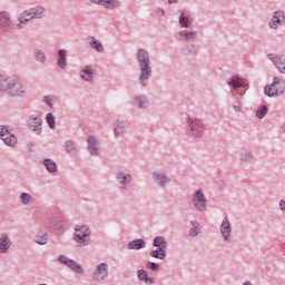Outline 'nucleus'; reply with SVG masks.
I'll list each match as a JSON object with an SVG mask.
<instances>
[{
  "instance_id": "obj_28",
  "label": "nucleus",
  "mask_w": 285,
  "mask_h": 285,
  "mask_svg": "<svg viewBox=\"0 0 285 285\" xmlns=\"http://www.w3.org/2000/svg\"><path fill=\"white\" fill-rule=\"evenodd\" d=\"M81 79L85 81H91L92 80V71L89 69H83L81 72Z\"/></svg>"
},
{
  "instance_id": "obj_35",
  "label": "nucleus",
  "mask_w": 285,
  "mask_h": 285,
  "mask_svg": "<svg viewBox=\"0 0 285 285\" xmlns=\"http://www.w3.org/2000/svg\"><path fill=\"white\" fill-rule=\"evenodd\" d=\"M198 234H199V228L197 227H194L189 230L190 237H197Z\"/></svg>"
},
{
  "instance_id": "obj_39",
  "label": "nucleus",
  "mask_w": 285,
  "mask_h": 285,
  "mask_svg": "<svg viewBox=\"0 0 285 285\" xmlns=\"http://www.w3.org/2000/svg\"><path fill=\"white\" fill-rule=\"evenodd\" d=\"M141 101H142L144 104H146V98L141 97V98L138 99V107H139V108H144V104H141Z\"/></svg>"
},
{
  "instance_id": "obj_22",
  "label": "nucleus",
  "mask_w": 285,
  "mask_h": 285,
  "mask_svg": "<svg viewBox=\"0 0 285 285\" xmlns=\"http://www.w3.org/2000/svg\"><path fill=\"white\" fill-rule=\"evenodd\" d=\"M154 246H155L156 248L166 249V246H167V244H166V238H164V237H161V236L156 237V238L154 239Z\"/></svg>"
},
{
  "instance_id": "obj_9",
  "label": "nucleus",
  "mask_w": 285,
  "mask_h": 285,
  "mask_svg": "<svg viewBox=\"0 0 285 285\" xmlns=\"http://www.w3.org/2000/svg\"><path fill=\"white\" fill-rule=\"evenodd\" d=\"M194 204L198 210H204L206 208V196L202 190L196 191V196L194 197Z\"/></svg>"
},
{
  "instance_id": "obj_19",
  "label": "nucleus",
  "mask_w": 285,
  "mask_h": 285,
  "mask_svg": "<svg viewBox=\"0 0 285 285\" xmlns=\"http://www.w3.org/2000/svg\"><path fill=\"white\" fill-rule=\"evenodd\" d=\"M10 248V239H8L7 235H2L0 237V253H6Z\"/></svg>"
},
{
  "instance_id": "obj_1",
  "label": "nucleus",
  "mask_w": 285,
  "mask_h": 285,
  "mask_svg": "<svg viewBox=\"0 0 285 285\" xmlns=\"http://www.w3.org/2000/svg\"><path fill=\"white\" fill-rule=\"evenodd\" d=\"M0 90H8L11 97H23L26 95V86L21 80L12 79L0 76Z\"/></svg>"
},
{
  "instance_id": "obj_17",
  "label": "nucleus",
  "mask_w": 285,
  "mask_h": 285,
  "mask_svg": "<svg viewBox=\"0 0 285 285\" xmlns=\"http://www.w3.org/2000/svg\"><path fill=\"white\" fill-rule=\"evenodd\" d=\"M138 278L141 282H145V284H147V285L155 284V279L148 277V273L144 269L138 271Z\"/></svg>"
},
{
  "instance_id": "obj_16",
  "label": "nucleus",
  "mask_w": 285,
  "mask_h": 285,
  "mask_svg": "<svg viewBox=\"0 0 285 285\" xmlns=\"http://www.w3.org/2000/svg\"><path fill=\"white\" fill-rule=\"evenodd\" d=\"M88 145H89V153L91 154V155H97V150H99V144L97 142V138H95V137H89V139H88Z\"/></svg>"
},
{
  "instance_id": "obj_24",
  "label": "nucleus",
  "mask_w": 285,
  "mask_h": 285,
  "mask_svg": "<svg viewBox=\"0 0 285 285\" xmlns=\"http://www.w3.org/2000/svg\"><path fill=\"white\" fill-rule=\"evenodd\" d=\"M102 6L112 10L119 6V2L117 0H102Z\"/></svg>"
},
{
  "instance_id": "obj_10",
  "label": "nucleus",
  "mask_w": 285,
  "mask_h": 285,
  "mask_svg": "<svg viewBox=\"0 0 285 285\" xmlns=\"http://www.w3.org/2000/svg\"><path fill=\"white\" fill-rule=\"evenodd\" d=\"M108 275V265L106 264H100L97 269L94 273V278L97 282H100V279H104Z\"/></svg>"
},
{
  "instance_id": "obj_40",
  "label": "nucleus",
  "mask_w": 285,
  "mask_h": 285,
  "mask_svg": "<svg viewBox=\"0 0 285 285\" xmlns=\"http://www.w3.org/2000/svg\"><path fill=\"white\" fill-rule=\"evenodd\" d=\"M118 179H120V181H122V184H126V179H128V178L126 177V175L119 174Z\"/></svg>"
},
{
  "instance_id": "obj_8",
  "label": "nucleus",
  "mask_w": 285,
  "mask_h": 285,
  "mask_svg": "<svg viewBox=\"0 0 285 285\" xmlns=\"http://www.w3.org/2000/svg\"><path fill=\"white\" fill-rule=\"evenodd\" d=\"M268 59L274 62V65L276 66V68H278L281 72L285 73V56H281L279 58H277L275 53H269Z\"/></svg>"
},
{
  "instance_id": "obj_32",
  "label": "nucleus",
  "mask_w": 285,
  "mask_h": 285,
  "mask_svg": "<svg viewBox=\"0 0 285 285\" xmlns=\"http://www.w3.org/2000/svg\"><path fill=\"white\" fill-rule=\"evenodd\" d=\"M266 112H268V108H266V106H263L261 109L256 111V117L258 119H264V116L266 115Z\"/></svg>"
},
{
  "instance_id": "obj_31",
  "label": "nucleus",
  "mask_w": 285,
  "mask_h": 285,
  "mask_svg": "<svg viewBox=\"0 0 285 285\" xmlns=\"http://www.w3.org/2000/svg\"><path fill=\"white\" fill-rule=\"evenodd\" d=\"M30 125L32 126L33 130L41 128V118H31Z\"/></svg>"
},
{
  "instance_id": "obj_29",
  "label": "nucleus",
  "mask_w": 285,
  "mask_h": 285,
  "mask_svg": "<svg viewBox=\"0 0 285 285\" xmlns=\"http://www.w3.org/2000/svg\"><path fill=\"white\" fill-rule=\"evenodd\" d=\"M21 203L24 205L32 204V196L30 194L22 193L20 195Z\"/></svg>"
},
{
  "instance_id": "obj_37",
  "label": "nucleus",
  "mask_w": 285,
  "mask_h": 285,
  "mask_svg": "<svg viewBox=\"0 0 285 285\" xmlns=\"http://www.w3.org/2000/svg\"><path fill=\"white\" fill-rule=\"evenodd\" d=\"M185 38H186V41H190V39H195V32H186Z\"/></svg>"
},
{
  "instance_id": "obj_27",
  "label": "nucleus",
  "mask_w": 285,
  "mask_h": 285,
  "mask_svg": "<svg viewBox=\"0 0 285 285\" xmlns=\"http://www.w3.org/2000/svg\"><path fill=\"white\" fill-rule=\"evenodd\" d=\"M179 23L183 28H188V26H190V19L186 17V13L180 14Z\"/></svg>"
},
{
  "instance_id": "obj_12",
  "label": "nucleus",
  "mask_w": 285,
  "mask_h": 285,
  "mask_svg": "<svg viewBox=\"0 0 285 285\" xmlns=\"http://www.w3.org/2000/svg\"><path fill=\"white\" fill-rule=\"evenodd\" d=\"M229 86H233V88H246L248 86V82L244 80L243 78H239L237 76L232 77L230 81L228 82Z\"/></svg>"
},
{
  "instance_id": "obj_25",
  "label": "nucleus",
  "mask_w": 285,
  "mask_h": 285,
  "mask_svg": "<svg viewBox=\"0 0 285 285\" xmlns=\"http://www.w3.org/2000/svg\"><path fill=\"white\" fill-rule=\"evenodd\" d=\"M36 244H48V235H46L45 233L38 234L35 238Z\"/></svg>"
},
{
  "instance_id": "obj_36",
  "label": "nucleus",
  "mask_w": 285,
  "mask_h": 285,
  "mask_svg": "<svg viewBox=\"0 0 285 285\" xmlns=\"http://www.w3.org/2000/svg\"><path fill=\"white\" fill-rule=\"evenodd\" d=\"M37 61H40L41 63H43V61H46V56L41 52H38L36 56Z\"/></svg>"
},
{
  "instance_id": "obj_34",
  "label": "nucleus",
  "mask_w": 285,
  "mask_h": 285,
  "mask_svg": "<svg viewBox=\"0 0 285 285\" xmlns=\"http://www.w3.org/2000/svg\"><path fill=\"white\" fill-rule=\"evenodd\" d=\"M147 268H149V271H158L159 265H157V263H147Z\"/></svg>"
},
{
  "instance_id": "obj_26",
  "label": "nucleus",
  "mask_w": 285,
  "mask_h": 285,
  "mask_svg": "<svg viewBox=\"0 0 285 285\" xmlns=\"http://www.w3.org/2000/svg\"><path fill=\"white\" fill-rule=\"evenodd\" d=\"M45 166L47 170H49V173H55V170H57V164H55V161H52L51 159H46Z\"/></svg>"
},
{
  "instance_id": "obj_6",
  "label": "nucleus",
  "mask_w": 285,
  "mask_h": 285,
  "mask_svg": "<svg viewBox=\"0 0 285 285\" xmlns=\"http://www.w3.org/2000/svg\"><path fill=\"white\" fill-rule=\"evenodd\" d=\"M0 139H2L6 146H10L11 148L17 144V136L10 134L3 126H0Z\"/></svg>"
},
{
  "instance_id": "obj_21",
  "label": "nucleus",
  "mask_w": 285,
  "mask_h": 285,
  "mask_svg": "<svg viewBox=\"0 0 285 285\" xmlns=\"http://www.w3.org/2000/svg\"><path fill=\"white\" fill-rule=\"evenodd\" d=\"M150 257H155L156 259H164L166 257V249L157 248L150 252Z\"/></svg>"
},
{
  "instance_id": "obj_7",
  "label": "nucleus",
  "mask_w": 285,
  "mask_h": 285,
  "mask_svg": "<svg viewBox=\"0 0 285 285\" xmlns=\"http://www.w3.org/2000/svg\"><path fill=\"white\" fill-rule=\"evenodd\" d=\"M59 262L61 264H66V266H68L69 268H71V271H75V273H83V267H81V265L77 264V262L68 259V257L66 256H60L59 257Z\"/></svg>"
},
{
  "instance_id": "obj_42",
  "label": "nucleus",
  "mask_w": 285,
  "mask_h": 285,
  "mask_svg": "<svg viewBox=\"0 0 285 285\" xmlns=\"http://www.w3.org/2000/svg\"><path fill=\"white\" fill-rule=\"evenodd\" d=\"M279 206H281V210H284L285 213V202H281Z\"/></svg>"
},
{
  "instance_id": "obj_4",
  "label": "nucleus",
  "mask_w": 285,
  "mask_h": 285,
  "mask_svg": "<svg viewBox=\"0 0 285 285\" xmlns=\"http://www.w3.org/2000/svg\"><path fill=\"white\" fill-rule=\"evenodd\" d=\"M43 17V8L30 9L21 13L19 18V23H17V28L21 29L28 21H32V19H41Z\"/></svg>"
},
{
  "instance_id": "obj_5",
  "label": "nucleus",
  "mask_w": 285,
  "mask_h": 285,
  "mask_svg": "<svg viewBox=\"0 0 285 285\" xmlns=\"http://www.w3.org/2000/svg\"><path fill=\"white\" fill-rule=\"evenodd\" d=\"M283 92L284 87L279 78H274L273 83L265 87V95H267V97H277V95H282Z\"/></svg>"
},
{
  "instance_id": "obj_43",
  "label": "nucleus",
  "mask_w": 285,
  "mask_h": 285,
  "mask_svg": "<svg viewBox=\"0 0 285 285\" xmlns=\"http://www.w3.org/2000/svg\"><path fill=\"white\" fill-rule=\"evenodd\" d=\"M168 3H177V0H168Z\"/></svg>"
},
{
  "instance_id": "obj_33",
  "label": "nucleus",
  "mask_w": 285,
  "mask_h": 285,
  "mask_svg": "<svg viewBox=\"0 0 285 285\" xmlns=\"http://www.w3.org/2000/svg\"><path fill=\"white\" fill-rule=\"evenodd\" d=\"M46 121H47L49 128H55L56 121H55V117L52 116V114H47Z\"/></svg>"
},
{
  "instance_id": "obj_15",
  "label": "nucleus",
  "mask_w": 285,
  "mask_h": 285,
  "mask_svg": "<svg viewBox=\"0 0 285 285\" xmlns=\"http://www.w3.org/2000/svg\"><path fill=\"white\" fill-rule=\"evenodd\" d=\"M189 125L194 135H199L198 132H202V122L197 118H189Z\"/></svg>"
},
{
  "instance_id": "obj_30",
  "label": "nucleus",
  "mask_w": 285,
  "mask_h": 285,
  "mask_svg": "<svg viewBox=\"0 0 285 285\" xmlns=\"http://www.w3.org/2000/svg\"><path fill=\"white\" fill-rule=\"evenodd\" d=\"M155 180L157 181V184H160V186H164V184L168 181V178H166V176H164L163 174H155Z\"/></svg>"
},
{
  "instance_id": "obj_23",
  "label": "nucleus",
  "mask_w": 285,
  "mask_h": 285,
  "mask_svg": "<svg viewBox=\"0 0 285 285\" xmlns=\"http://www.w3.org/2000/svg\"><path fill=\"white\" fill-rule=\"evenodd\" d=\"M66 55L67 51L60 50L58 52V66L59 68H66Z\"/></svg>"
},
{
  "instance_id": "obj_11",
  "label": "nucleus",
  "mask_w": 285,
  "mask_h": 285,
  "mask_svg": "<svg viewBox=\"0 0 285 285\" xmlns=\"http://www.w3.org/2000/svg\"><path fill=\"white\" fill-rule=\"evenodd\" d=\"M284 21V13L282 11H276L269 22V28L274 29Z\"/></svg>"
},
{
  "instance_id": "obj_3",
  "label": "nucleus",
  "mask_w": 285,
  "mask_h": 285,
  "mask_svg": "<svg viewBox=\"0 0 285 285\" xmlns=\"http://www.w3.org/2000/svg\"><path fill=\"white\" fill-rule=\"evenodd\" d=\"M73 240L78 246H88L90 244V228L87 225H78L75 228Z\"/></svg>"
},
{
  "instance_id": "obj_2",
  "label": "nucleus",
  "mask_w": 285,
  "mask_h": 285,
  "mask_svg": "<svg viewBox=\"0 0 285 285\" xmlns=\"http://www.w3.org/2000/svg\"><path fill=\"white\" fill-rule=\"evenodd\" d=\"M137 59L139 61L141 76H140V83H146L148 77H150V58H148V52L144 49H140L137 53Z\"/></svg>"
},
{
  "instance_id": "obj_41",
  "label": "nucleus",
  "mask_w": 285,
  "mask_h": 285,
  "mask_svg": "<svg viewBox=\"0 0 285 285\" xmlns=\"http://www.w3.org/2000/svg\"><path fill=\"white\" fill-rule=\"evenodd\" d=\"M91 3H98L99 6H104V0H90Z\"/></svg>"
},
{
  "instance_id": "obj_38",
  "label": "nucleus",
  "mask_w": 285,
  "mask_h": 285,
  "mask_svg": "<svg viewBox=\"0 0 285 285\" xmlns=\"http://www.w3.org/2000/svg\"><path fill=\"white\" fill-rule=\"evenodd\" d=\"M66 148H67L68 153H72V150L75 149V145L69 141V142H67Z\"/></svg>"
},
{
  "instance_id": "obj_18",
  "label": "nucleus",
  "mask_w": 285,
  "mask_h": 285,
  "mask_svg": "<svg viewBox=\"0 0 285 285\" xmlns=\"http://www.w3.org/2000/svg\"><path fill=\"white\" fill-rule=\"evenodd\" d=\"M146 246L142 239H136L128 244V248L131 250H139Z\"/></svg>"
},
{
  "instance_id": "obj_20",
  "label": "nucleus",
  "mask_w": 285,
  "mask_h": 285,
  "mask_svg": "<svg viewBox=\"0 0 285 285\" xmlns=\"http://www.w3.org/2000/svg\"><path fill=\"white\" fill-rule=\"evenodd\" d=\"M88 45L90 48H94V50H97V52H104V46L95 40V38H88Z\"/></svg>"
},
{
  "instance_id": "obj_14",
  "label": "nucleus",
  "mask_w": 285,
  "mask_h": 285,
  "mask_svg": "<svg viewBox=\"0 0 285 285\" xmlns=\"http://www.w3.org/2000/svg\"><path fill=\"white\" fill-rule=\"evenodd\" d=\"M0 26L3 30H9V28L12 26V22L10 21V16L8 13H0Z\"/></svg>"
},
{
  "instance_id": "obj_13",
  "label": "nucleus",
  "mask_w": 285,
  "mask_h": 285,
  "mask_svg": "<svg viewBox=\"0 0 285 285\" xmlns=\"http://www.w3.org/2000/svg\"><path fill=\"white\" fill-rule=\"evenodd\" d=\"M222 235L225 242H228V235H230V222L228 218H224L220 227Z\"/></svg>"
}]
</instances>
